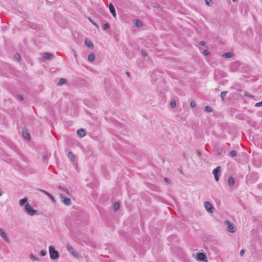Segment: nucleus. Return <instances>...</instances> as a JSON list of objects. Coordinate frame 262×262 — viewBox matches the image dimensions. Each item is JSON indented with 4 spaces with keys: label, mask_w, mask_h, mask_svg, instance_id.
I'll use <instances>...</instances> for the list:
<instances>
[{
    "label": "nucleus",
    "mask_w": 262,
    "mask_h": 262,
    "mask_svg": "<svg viewBox=\"0 0 262 262\" xmlns=\"http://www.w3.org/2000/svg\"><path fill=\"white\" fill-rule=\"evenodd\" d=\"M49 253L50 258L52 259L55 260L58 259L59 257V253L56 251L53 246H50L49 247Z\"/></svg>",
    "instance_id": "f257e3e1"
},
{
    "label": "nucleus",
    "mask_w": 262,
    "mask_h": 262,
    "mask_svg": "<svg viewBox=\"0 0 262 262\" xmlns=\"http://www.w3.org/2000/svg\"><path fill=\"white\" fill-rule=\"evenodd\" d=\"M25 211L28 215L33 216L37 213V210L34 209L31 205L28 203L25 204Z\"/></svg>",
    "instance_id": "f03ea898"
},
{
    "label": "nucleus",
    "mask_w": 262,
    "mask_h": 262,
    "mask_svg": "<svg viewBox=\"0 0 262 262\" xmlns=\"http://www.w3.org/2000/svg\"><path fill=\"white\" fill-rule=\"evenodd\" d=\"M67 249L68 252L70 253L74 257H78L79 256V254L78 252L75 251L74 249L70 244H67Z\"/></svg>",
    "instance_id": "7ed1b4c3"
},
{
    "label": "nucleus",
    "mask_w": 262,
    "mask_h": 262,
    "mask_svg": "<svg viewBox=\"0 0 262 262\" xmlns=\"http://www.w3.org/2000/svg\"><path fill=\"white\" fill-rule=\"evenodd\" d=\"M224 224L227 226L228 231L230 233H234L235 231V229L234 225L231 223L229 221L226 220L224 221Z\"/></svg>",
    "instance_id": "20e7f679"
},
{
    "label": "nucleus",
    "mask_w": 262,
    "mask_h": 262,
    "mask_svg": "<svg viewBox=\"0 0 262 262\" xmlns=\"http://www.w3.org/2000/svg\"><path fill=\"white\" fill-rule=\"evenodd\" d=\"M0 236L6 243H9L10 242L7 233L2 228H0Z\"/></svg>",
    "instance_id": "39448f33"
},
{
    "label": "nucleus",
    "mask_w": 262,
    "mask_h": 262,
    "mask_svg": "<svg viewBox=\"0 0 262 262\" xmlns=\"http://www.w3.org/2000/svg\"><path fill=\"white\" fill-rule=\"evenodd\" d=\"M204 206L206 210L209 213H212L213 207L209 202H205Z\"/></svg>",
    "instance_id": "423d86ee"
},
{
    "label": "nucleus",
    "mask_w": 262,
    "mask_h": 262,
    "mask_svg": "<svg viewBox=\"0 0 262 262\" xmlns=\"http://www.w3.org/2000/svg\"><path fill=\"white\" fill-rule=\"evenodd\" d=\"M60 197L62 199V202L66 205H70L71 204V200L68 198H64L63 194L60 195Z\"/></svg>",
    "instance_id": "0eeeda50"
},
{
    "label": "nucleus",
    "mask_w": 262,
    "mask_h": 262,
    "mask_svg": "<svg viewBox=\"0 0 262 262\" xmlns=\"http://www.w3.org/2000/svg\"><path fill=\"white\" fill-rule=\"evenodd\" d=\"M206 258V255L203 253H199L197 255V259L200 261H204Z\"/></svg>",
    "instance_id": "6e6552de"
},
{
    "label": "nucleus",
    "mask_w": 262,
    "mask_h": 262,
    "mask_svg": "<svg viewBox=\"0 0 262 262\" xmlns=\"http://www.w3.org/2000/svg\"><path fill=\"white\" fill-rule=\"evenodd\" d=\"M77 135L81 138L83 137L86 135V132L85 129L82 128L78 129L77 132Z\"/></svg>",
    "instance_id": "1a4fd4ad"
},
{
    "label": "nucleus",
    "mask_w": 262,
    "mask_h": 262,
    "mask_svg": "<svg viewBox=\"0 0 262 262\" xmlns=\"http://www.w3.org/2000/svg\"><path fill=\"white\" fill-rule=\"evenodd\" d=\"M109 10L110 11V12L113 15V16L114 17H115L116 16V13L115 9L112 4H110L109 5Z\"/></svg>",
    "instance_id": "9d476101"
},
{
    "label": "nucleus",
    "mask_w": 262,
    "mask_h": 262,
    "mask_svg": "<svg viewBox=\"0 0 262 262\" xmlns=\"http://www.w3.org/2000/svg\"><path fill=\"white\" fill-rule=\"evenodd\" d=\"M221 170V167L217 166L216 168L214 169L212 171V173L214 176L216 175H219Z\"/></svg>",
    "instance_id": "9b49d317"
},
{
    "label": "nucleus",
    "mask_w": 262,
    "mask_h": 262,
    "mask_svg": "<svg viewBox=\"0 0 262 262\" xmlns=\"http://www.w3.org/2000/svg\"><path fill=\"white\" fill-rule=\"evenodd\" d=\"M133 23L137 27H140L143 25L142 23L139 19L133 20Z\"/></svg>",
    "instance_id": "f8f14e48"
},
{
    "label": "nucleus",
    "mask_w": 262,
    "mask_h": 262,
    "mask_svg": "<svg viewBox=\"0 0 262 262\" xmlns=\"http://www.w3.org/2000/svg\"><path fill=\"white\" fill-rule=\"evenodd\" d=\"M54 55L51 53H43L42 55V57L46 59H50L52 57H53Z\"/></svg>",
    "instance_id": "ddd939ff"
},
{
    "label": "nucleus",
    "mask_w": 262,
    "mask_h": 262,
    "mask_svg": "<svg viewBox=\"0 0 262 262\" xmlns=\"http://www.w3.org/2000/svg\"><path fill=\"white\" fill-rule=\"evenodd\" d=\"M29 257L30 258V259L34 261H39L40 260V259L39 257L36 256L32 253H30L29 254Z\"/></svg>",
    "instance_id": "4468645a"
},
{
    "label": "nucleus",
    "mask_w": 262,
    "mask_h": 262,
    "mask_svg": "<svg viewBox=\"0 0 262 262\" xmlns=\"http://www.w3.org/2000/svg\"><path fill=\"white\" fill-rule=\"evenodd\" d=\"M120 208V204L118 202L115 203L113 205V209L115 212L119 210Z\"/></svg>",
    "instance_id": "2eb2a0df"
},
{
    "label": "nucleus",
    "mask_w": 262,
    "mask_h": 262,
    "mask_svg": "<svg viewBox=\"0 0 262 262\" xmlns=\"http://www.w3.org/2000/svg\"><path fill=\"white\" fill-rule=\"evenodd\" d=\"M88 59L90 62H93L95 60V56L94 54H90L88 55Z\"/></svg>",
    "instance_id": "dca6fc26"
},
{
    "label": "nucleus",
    "mask_w": 262,
    "mask_h": 262,
    "mask_svg": "<svg viewBox=\"0 0 262 262\" xmlns=\"http://www.w3.org/2000/svg\"><path fill=\"white\" fill-rule=\"evenodd\" d=\"M27 202V198H25L20 200L19 201V204L20 206H23Z\"/></svg>",
    "instance_id": "f3484780"
},
{
    "label": "nucleus",
    "mask_w": 262,
    "mask_h": 262,
    "mask_svg": "<svg viewBox=\"0 0 262 262\" xmlns=\"http://www.w3.org/2000/svg\"><path fill=\"white\" fill-rule=\"evenodd\" d=\"M228 183L230 186L233 185L235 183L234 179L232 177H230L228 179Z\"/></svg>",
    "instance_id": "a211bd4d"
},
{
    "label": "nucleus",
    "mask_w": 262,
    "mask_h": 262,
    "mask_svg": "<svg viewBox=\"0 0 262 262\" xmlns=\"http://www.w3.org/2000/svg\"><path fill=\"white\" fill-rule=\"evenodd\" d=\"M232 56V54L230 52H227L223 54V57L226 58H230Z\"/></svg>",
    "instance_id": "6ab92c4d"
},
{
    "label": "nucleus",
    "mask_w": 262,
    "mask_h": 262,
    "mask_svg": "<svg viewBox=\"0 0 262 262\" xmlns=\"http://www.w3.org/2000/svg\"><path fill=\"white\" fill-rule=\"evenodd\" d=\"M68 157L72 161H74V158H75V157H74V154L71 152V151H69L68 154Z\"/></svg>",
    "instance_id": "aec40b11"
},
{
    "label": "nucleus",
    "mask_w": 262,
    "mask_h": 262,
    "mask_svg": "<svg viewBox=\"0 0 262 262\" xmlns=\"http://www.w3.org/2000/svg\"><path fill=\"white\" fill-rule=\"evenodd\" d=\"M66 82V80L64 78H61L58 82V84L59 85H61Z\"/></svg>",
    "instance_id": "412c9836"
},
{
    "label": "nucleus",
    "mask_w": 262,
    "mask_h": 262,
    "mask_svg": "<svg viewBox=\"0 0 262 262\" xmlns=\"http://www.w3.org/2000/svg\"><path fill=\"white\" fill-rule=\"evenodd\" d=\"M23 136L24 138L28 139L30 138V135L28 133L26 132H23Z\"/></svg>",
    "instance_id": "4be33fe9"
},
{
    "label": "nucleus",
    "mask_w": 262,
    "mask_h": 262,
    "mask_svg": "<svg viewBox=\"0 0 262 262\" xmlns=\"http://www.w3.org/2000/svg\"><path fill=\"white\" fill-rule=\"evenodd\" d=\"M85 45L89 48H93L94 46L91 41H88L87 40L85 41Z\"/></svg>",
    "instance_id": "5701e85b"
},
{
    "label": "nucleus",
    "mask_w": 262,
    "mask_h": 262,
    "mask_svg": "<svg viewBox=\"0 0 262 262\" xmlns=\"http://www.w3.org/2000/svg\"><path fill=\"white\" fill-rule=\"evenodd\" d=\"M110 27V25L108 23H105L102 25V29L103 30H105L108 29Z\"/></svg>",
    "instance_id": "b1692460"
},
{
    "label": "nucleus",
    "mask_w": 262,
    "mask_h": 262,
    "mask_svg": "<svg viewBox=\"0 0 262 262\" xmlns=\"http://www.w3.org/2000/svg\"><path fill=\"white\" fill-rule=\"evenodd\" d=\"M38 190L43 193L45 195H47L48 197L50 195V194L49 193H48L47 191H46V190H44L43 189H38Z\"/></svg>",
    "instance_id": "393cba45"
},
{
    "label": "nucleus",
    "mask_w": 262,
    "mask_h": 262,
    "mask_svg": "<svg viewBox=\"0 0 262 262\" xmlns=\"http://www.w3.org/2000/svg\"><path fill=\"white\" fill-rule=\"evenodd\" d=\"M227 91L222 92L221 94V97L222 98V100H224V99L225 97L226 96V94H227Z\"/></svg>",
    "instance_id": "a878e982"
},
{
    "label": "nucleus",
    "mask_w": 262,
    "mask_h": 262,
    "mask_svg": "<svg viewBox=\"0 0 262 262\" xmlns=\"http://www.w3.org/2000/svg\"><path fill=\"white\" fill-rule=\"evenodd\" d=\"M205 110L206 112H208V113H210L212 111V109L211 108V107L209 106H206L205 107Z\"/></svg>",
    "instance_id": "bb28decb"
},
{
    "label": "nucleus",
    "mask_w": 262,
    "mask_h": 262,
    "mask_svg": "<svg viewBox=\"0 0 262 262\" xmlns=\"http://www.w3.org/2000/svg\"><path fill=\"white\" fill-rule=\"evenodd\" d=\"M237 155V152L236 151H234V150H233V151H231L229 153V155L231 157H234L235 156H236V155Z\"/></svg>",
    "instance_id": "cd10ccee"
},
{
    "label": "nucleus",
    "mask_w": 262,
    "mask_h": 262,
    "mask_svg": "<svg viewBox=\"0 0 262 262\" xmlns=\"http://www.w3.org/2000/svg\"><path fill=\"white\" fill-rule=\"evenodd\" d=\"M39 254L41 256H45L47 255V251L44 250H42L40 251Z\"/></svg>",
    "instance_id": "c85d7f7f"
},
{
    "label": "nucleus",
    "mask_w": 262,
    "mask_h": 262,
    "mask_svg": "<svg viewBox=\"0 0 262 262\" xmlns=\"http://www.w3.org/2000/svg\"><path fill=\"white\" fill-rule=\"evenodd\" d=\"M14 57L17 61H19L20 59V55L18 53H16Z\"/></svg>",
    "instance_id": "c756f323"
},
{
    "label": "nucleus",
    "mask_w": 262,
    "mask_h": 262,
    "mask_svg": "<svg viewBox=\"0 0 262 262\" xmlns=\"http://www.w3.org/2000/svg\"><path fill=\"white\" fill-rule=\"evenodd\" d=\"M58 188L61 189L62 191H65L67 194H69V191H68V190L66 188H64L63 187H61L60 186L58 187Z\"/></svg>",
    "instance_id": "7c9ffc66"
},
{
    "label": "nucleus",
    "mask_w": 262,
    "mask_h": 262,
    "mask_svg": "<svg viewBox=\"0 0 262 262\" xmlns=\"http://www.w3.org/2000/svg\"><path fill=\"white\" fill-rule=\"evenodd\" d=\"M16 98L20 101H23L24 99L23 95L19 94L16 95Z\"/></svg>",
    "instance_id": "2f4dec72"
},
{
    "label": "nucleus",
    "mask_w": 262,
    "mask_h": 262,
    "mask_svg": "<svg viewBox=\"0 0 262 262\" xmlns=\"http://www.w3.org/2000/svg\"><path fill=\"white\" fill-rule=\"evenodd\" d=\"M170 106L172 108H174L176 106V102L174 101H172L170 102Z\"/></svg>",
    "instance_id": "473e14b6"
},
{
    "label": "nucleus",
    "mask_w": 262,
    "mask_h": 262,
    "mask_svg": "<svg viewBox=\"0 0 262 262\" xmlns=\"http://www.w3.org/2000/svg\"><path fill=\"white\" fill-rule=\"evenodd\" d=\"M49 198L51 200V201L53 203H55L56 200H55V198H54V196H53L52 195L50 194L49 195Z\"/></svg>",
    "instance_id": "72a5a7b5"
},
{
    "label": "nucleus",
    "mask_w": 262,
    "mask_h": 262,
    "mask_svg": "<svg viewBox=\"0 0 262 262\" xmlns=\"http://www.w3.org/2000/svg\"><path fill=\"white\" fill-rule=\"evenodd\" d=\"M190 105L192 108L196 106L195 103L194 101H191L190 103Z\"/></svg>",
    "instance_id": "f704fd0d"
},
{
    "label": "nucleus",
    "mask_w": 262,
    "mask_h": 262,
    "mask_svg": "<svg viewBox=\"0 0 262 262\" xmlns=\"http://www.w3.org/2000/svg\"><path fill=\"white\" fill-rule=\"evenodd\" d=\"M203 54L205 56H207L209 54V52L207 50H205L203 51Z\"/></svg>",
    "instance_id": "c9c22d12"
},
{
    "label": "nucleus",
    "mask_w": 262,
    "mask_h": 262,
    "mask_svg": "<svg viewBox=\"0 0 262 262\" xmlns=\"http://www.w3.org/2000/svg\"><path fill=\"white\" fill-rule=\"evenodd\" d=\"M262 106V101L261 102L256 103L255 104V107H260V106Z\"/></svg>",
    "instance_id": "e433bc0d"
},
{
    "label": "nucleus",
    "mask_w": 262,
    "mask_h": 262,
    "mask_svg": "<svg viewBox=\"0 0 262 262\" xmlns=\"http://www.w3.org/2000/svg\"><path fill=\"white\" fill-rule=\"evenodd\" d=\"M142 54L144 57H146L147 56V54L146 52L144 50H142L141 51Z\"/></svg>",
    "instance_id": "4c0bfd02"
},
{
    "label": "nucleus",
    "mask_w": 262,
    "mask_h": 262,
    "mask_svg": "<svg viewBox=\"0 0 262 262\" xmlns=\"http://www.w3.org/2000/svg\"><path fill=\"white\" fill-rule=\"evenodd\" d=\"M205 2H206L207 5H208L209 6L211 5V0H205Z\"/></svg>",
    "instance_id": "58836bf2"
},
{
    "label": "nucleus",
    "mask_w": 262,
    "mask_h": 262,
    "mask_svg": "<svg viewBox=\"0 0 262 262\" xmlns=\"http://www.w3.org/2000/svg\"><path fill=\"white\" fill-rule=\"evenodd\" d=\"M89 19L94 25H95L96 27H98L97 24L94 23L91 18H89Z\"/></svg>",
    "instance_id": "ea45409f"
},
{
    "label": "nucleus",
    "mask_w": 262,
    "mask_h": 262,
    "mask_svg": "<svg viewBox=\"0 0 262 262\" xmlns=\"http://www.w3.org/2000/svg\"><path fill=\"white\" fill-rule=\"evenodd\" d=\"M245 250L244 249H242L240 251V255L243 256L244 254Z\"/></svg>",
    "instance_id": "a19ab883"
},
{
    "label": "nucleus",
    "mask_w": 262,
    "mask_h": 262,
    "mask_svg": "<svg viewBox=\"0 0 262 262\" xmlns=\"http://www.w3.org/2000/svg\"><path fill=\"white\" fill-rule=\"evenodd\" d=\"M214 179L216 182L218 181L219 179V175L215 174V176H214Z\"/></svg>",
    "instance_id": "79ce46f5"
},
{
    "label": "nucleus",
    "mask_w": 262,
    "mask_h": 262,
    "mask_svg": "<svg viewBox=\"0 0 262 262\" xmlns=\"http://www.w3.org/2000/svg\"><path fill=\"white\" fill-rule=\"evenodd\" d=\"M245 95L246 96H248V97H253V96L251 94H250L249 93H247V92L245 93Z\"/></svg>",
    "instance_id": "37998d69"
},
{
    "label": "nucleus",
    "mask_w": 262,
    "mask_h": 262,
    "mask_svg": "<svg viewBox=\"0 0 262 262\" xmlns=\"http://www.w3.org/2000/svg\"><path fill=\"white\" fill-rule=\"evenodd\" d=\"M205 44H206V43H205V42L204 41H200V42H199V45H200V46H204Z\"/></svg>",
    "instance_id": "c03bdc74"
},
{
    "label": "nucleus",
    "mask_w": 262,
    "mask_h": 262,
    "mask_svg": "<svg viewBox=\"0 0 262 262\" xmlns=\"http://www.w3.org/2000/svg\"><path fill=\"white\" fill-rule=\"evenodd\" d=\"M164 181H165L166 183H168V182H169V180L168 178H165L164 179Z\"/></svg>",
    "instance_id": "a18cd8bd"
},
{
    "label": "nucleus",
    "mask_w": 262,
    "mask_h": 262,
    "mask_svg": "<svg viewBox=\"0 0 262 262\" xmlns=\"http://www.w3.org/2000/svg\"><path fill=\"white\" fill-rule=\"evenodd\" d=\"M126 74L127 75L128 77L130 76V74L129 72H126Z\"/></svg>",
    "instance_id": "49530a36"
},
{
    "label": "nucleus",
    "mask_w": 262,
    "mask_h": 262,
    "mask_svg": "<svg viewBox=\"0 0 262 262\" xmlns=\"http://www.w3.org/2000/svg\"><path fill=\"white\" fill-rule=\"evenodd\" d=\"M46 156H44L43 157V159L44 160H45V159H46Z\"/></svg>",
    "instance_id": "de8ad7c7"
},
{
    "label": "nucleus",
    "mask_w": 262,
    "mask_h": 262,
    "mask_svg": "<svg viewBox=\"0 0 262 262\" xmlns=\"http://www.w3.org/2000/svg\"><path fill=\"white\" fill-rule=\"evenodd\" d=\"M3 194V192H0V196H1Z\"/></svg>",
    "instance_id": "09e8293b"
},
{
    "label": "nucleus",
    "mask_w": 262,
    "mask_h": 262,
    "mask_svg": "<svg viewBox=\"0 0 262 262\" xmlns=\"http://www.w3.org/2000/svg\"><path fill=\"white\" fill-rule=\"evenodd\" d=\"M1 248H2V246H1V245H0V250H1Z\"/></svg>",
    "instance_id": "8fccbe9b"
},
{
    "label": "nucleus",
    "mask_w": 262,
    "mask_h": 262,
    "mask_svg": "<svg viewBox=\"0 0 262 262\" xmlns=\"http://www.w3.org/2000/svg\"><path fill=\"white\" fill-rule=\"evenodd\" d=\"M236 0H232L233 2H235Z\"/></svg>",
    "instance_id": "3c124183"
},
{
    "label": "nucleus",
    "mask_w": 262,
    "mask_h": 262,
    "mask_svg": "<svg viewBox=\"0 0 262 262\" xmlns=\"http://www.w3.org/2000/svg\"><path fill=\"white\" fill-rule=\"evenodd\" d=\"M180 172H181V173H182V170H180Z\"/></svg>",
    "instance_id": "603ef678"
}]
</instances>
